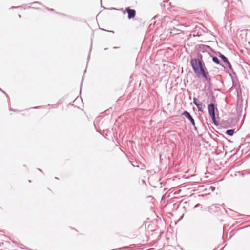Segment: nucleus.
I'll list each match as a JSON object with an SVG mask.
<instances>
[{"label":"nucleus","mask_w":250,"mask_h":250,"mask_svg":"<svg viewBox=\"0 0 250 250\" xmlns=\"http://www.w3.org/2000/svg\"><path fill=\"white\" fill-rule=\"evenodd\" d=\"M190 64L193 70L198 76H202L207 80L210 79L208 78V73L205 71L206 69L203 62L201 54L198 56V58L191 59Z\"/></svg>","instance_id":"1"},{"label":"nucleus","mask_w":250,"mask_h":250,"mask_svg":"<svg viewBox=\"0 0 250 250\" xmlns=\"http://www.w3.org/2000/svg\"><path fill=\"white\" fill-rule=\"evenodd\" d=\"M208 112H209L210 116H211L212 120L215 123V112H214L215 108H214V105L213 104L211 103L209 104V105L208 106Z\"/></svg>","instance_id":"2"},{"label":"nucleus","mask_w":250,"mask_h":250,"mask_svg":"<svg viewBox=\"0 0 250 250\" xmlns=\"http://www.w3.org/2000/svg\"><path fill=\"white\" fill-rule=\"evenodd\" d=\"M125 11L128 13V18L131 19L134 18L136 15V11L135 10L131 9L129 8H126Z\"/></svg>","instance_id":"3"},{"label":"nucleus","mask_w":250,"mask_h":250,"mask_svg":"<svg viewBox=\"0 0 250 250\" xmlns=\"http://www.w3.org/2000/svg\"><path fill=\"white\" fill-rule=\"evenodd\" d=\"M186 118H188L191 122L192 125H195V122L190 114L188 111H185L183 114Z\"/></svg>","instance_id":"4"},{"label":"nucleus","mask_w":250,"mask_h":250,"mask_svg":"<svg viewBox=\"0 0 250 250\" xmlns=\"http://www.w3.org/2000/svg\"><path fill=\"white\" fill-rule=\"evenodd\" d=\"M219 57L223 60L224 62L226 63V64L229 67L231 68V66L230 62L228 60L227 58L223 55L221 54Z\"/></svg>","instance_id":"5"},{"label":"nucleus","mask_w":250,"mask_h":250,"mask_svg":"<svg viewBox=\"0 0 250 250\" xmlns=\"http://www.w3.org/2000/svg\"><path fill=\"white\" fill-rule=\"evenodd\" d=\"M234 130H232V129H230V130H227L226 131V133L229 135V136H232L233 135V134H234Z\"/></svg>","instance_id":"6"},{"label":"nucleus","mask_w":250,"mask_h":250,"mask_svg":"<svg viewBox=\"0 0 250 250\" xmlns=\"http://www.w3.org/2000/svg\"><path fill=\"white\" fill-rule=\"evenodd\" d=\"M212 60H213V61L216 63V64H219L220 63V61L219 60V59L216 57H214L213 58H212Z\"/></svg>","instance_id":"7"},{"label":"nucleus","mask_w":250,"mask_h":250,"mask_svg":"<svg viewBox=\"0 0 250 250\" xmlns=\"http://www.w3.org/2000/svg\"><path fill=\"white\" fill-rule=\"evenodd\" d=\"M193 103L197 106H199L198 103L196 101V98H194Z\"/></svg>","instance_id":"8"},{"label":"nucleus","mask_w":250,"mask_h":250,"mask_svg":"<svg viewBox=\"0 0 250 250\" xmlns=\"http://www.w3.org/2000/svg\"><path fill=\"white\" fill-rule=\"evenodd\" d=\"M198 105H199V106H197L198 108V110L199 111H202V109H201V106H202V104H198Z\"/></svg>","instance_id":"9"},{"label":"nucleus","mask_w":250,"mask_h":250,"mask_svg":"<svg viewBox=\"0 0 250 250\" xmlns=\"http://www.w3.org/2000/svg\"><path fill=\"white\" fill-rule=\"evenodd\" d=\"M132 165H133V166H136V167H139L138 165H135V164H133V163H132Z\"/></svg>","instance_id":"10"}]
</instances>
